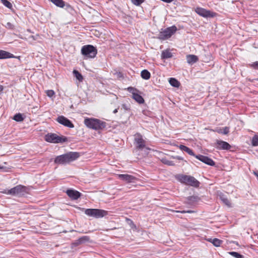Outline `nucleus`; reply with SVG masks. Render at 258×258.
<instances>
[{
    "label": "nucleus",
    "mask_w": 258,
    "mask_h": 258,
    "mask_svg": "<svg viewBox=\"0 0 258 258\" xmlns=\"http://www.w3.org/2000/svg\"><path fill=\"white\" fill-rule=\"evenodd\" d=\"M79 157V154L77 152H69L57 156L54 160V162L59 164H66L76 160Z\"/></svg>",
    "instance_id": "obj_1"
},
{
    "label": "nucleus",
    "mask_w": 258,
    "mask_h": 258,
    "mask_svg": "<svg viewBox=\"0 0 258 258\" xmlns=\"http://www.w3.org/2000/svg\"><path fill=\"white\" fill-rule=\"evenodd\" d=\"M176 178L178 181L186 185L196 187L199 186V181L193 176L183 174H179L176 176Z\"/></svg>",
    "instance_id": "obj_2"
},
{
    "label": "nucleus",
    "mask_w": 258,
    "mask_h": 258,
    "mask_svg": "<svg viewBox=\"0 0 258 258\" xmlns=\"http://www.w3.org/2000/svg\"><path fill=\"white\" fill-rule=\"evenodd\" d=\"M84 123L87 127L95 130L106 127V123L98 119L87 118L85 119Z\"/></svg>",
    "instance_id": "obj_3"
},
{
    "label": "nucleus",
    "mask_w": 258,
    "mask_h": 258,
    "mask_svg": "<svg viewBox=\"0 0 258 258\" xmlns=\"http://www.w3.org/2000/svg\"><path fill=\"white\" fill-rule=\"evenodd\" d=\"M2 192L14 196H20L27 192V187L22 185H18L10 189L4 190Z\"/></svg>",
    "instance_id": "obj_4"
},
{
    "label": "nucleus",
    "mask_w": 258,
    "mask_h": 258,
    "mask_svg": "<svg viewBox=\"0 0 258 258\" xmlns=\"http://www.w3.org/2000/svg\"><path fill=\"white\" fill-rule=\"evenodd\" d=\"M81 52L86 58H94L97 54V49L91 45H85L81 49Z\"/></svg>",
    "instance_id": "obj_5"
},
{
    "label": "nucleus",
    "mask_w": 258,
    "mask_h": 258,
    "mask_svg": "<svg viewBox=\"0 0 258 258\" xmlns=\"http://www.w3.org/2000/svg\"><path fill=\"white\" fill-rule=\"evenodd\" d=\"M177 28L175 26L167 28L165 30L160 31L158 36V38L164 40L169 39L176 31Z\"/></svg>",
    "instance_id": "obj_6"
},
{
    "label": "nucleus",
    "mask_w": 258,
    "mask_h": 258,
    "mask_svg": "<svg viewBox=\"0 0 258 258\" xmlns=\"http://www.w3.org/2000/svg\"><path fill=\"white\" fill-rule=\"evenodd\" d=\"M85 213L89 216L100 218L106 216L107 214V212L101 209H87L85 210Z\"/></svg>",
    "instance_id": "obj_7"
},
{
    "label": "nucleus",
    "mask_w": 258,
    "mask_h": 258,
    "mask_svg": "<svg viewBox=\"0 0 258 258\" xmlns=\"http://www.w3.org/2000/svg\"><path fill=\"white\" fill-rule=\"evenodd\" d=\"M46 141L53 143H63L67 141V138L63 136H58L55 134H48L45 137Z\"/></svg>",
    "instance_id": "obj_8"
},
{
    "label": "nucleus",
    "mask_w": 258,
    "mask_h": 258,
    "mask_svg": "<svg viewBox=\"0 0 258 258\" xmlns=\"http://www.w3.org/2000/svg\"><path fill=\"white\" fill-rule=\"evenodd\" d=\"M195 12L200 16L205 18L214 17L216 15L215 13L202 8H197Z\"/></svg>",
    "instance_id": "obj_9"
},
{
    "label": "nucleus",
    "mask_w": 258,
    "mask_h": 258,
    "mask_svg": "<svg viewBox=\"0 0 258 258\" xmlns=\"http://www.w3.org/2000/svg\"><path fill=\"white\" fill-rule=\"evenodd\" d=\"M128 90L132 94V97L138 103L142 104L144 102V99L143 98L138 94V91L133 87L128 88Z\"/></svg>",
    "instance_id": "obj_10"
},
{
    "label": "nucleus",
    "mask_w": 258,
    "mask_h": 258,
    "mask_svg": "<svg viewBox=\"0 0 258 258\" xmlns=\"http://www.w3.org/2000/svg\"><path fill=\"white\" fill-rule=\"evenodd\" d=\"M118 178L121 180L126 182V183H136V180H137V178L130 174H120L118 175Z\"/></svg>",
    "instance_id": "obj_11"
},
{
    "label": "nucleus",
    "mask_w": 258,
    "mask_h": 258,
    "mask_svg": "<svg viewBox=\"0 0 258 258\" xmlns=\"http://www.w3.org/2000/svg\"><path fill=\"white\" fill-rule=\"evenodd\" d=\"M135 144L139 149H143L145 147V142L140 134H137L135 136Z\"/></svg>",
    "instance_id": "obj_12"
},
{
    "label": "nucleus",
    "mask_w": 258,
    "mask_h": 258,
    "mask_svg": "<svg viewBox=\"0 0 258 258\" xmlns=\"http://www.w3.org/2000/svg\"><path fill=\"white\" fill-rule=\"evenodd\" d=\"M56 120L58 123L63 125L64 126H67V127H69L70 128H73L74 127V125L72 123V122L63 116H58Z\"/></svg>",
    "instance_id": "obj_13"
},
{
    "label": "nucleus",
    "mask_w": 258,
    "mask_h": 258,
    "mask_svg": "<svg viewBox=\"0 0 258 258\" xmlns=\"http://www.w3.org/2000/svg\"><path fill=\"white\" fill-rule=\"evenodd\" d=\"M90 240V238L88 236H83L78 239L75 240L71 244L72 248H74V247L77 246L80 244H82L85 243L87 242H89Z\"/></svg>",
    "instance_id": "obj_14"
},
{
    "label": "nucleus",
    "mask_w": 258,
    "mask_h": 258,
    "mask_svg": "<svg viewBox=\"0 0 258 258\" xmlns=\"http://www.w3.org/2000/svg\"><path fill=\"white\" fill-rule=\"evenodd\" d=\"M195 157L200 160L201 161L203 162V163H205V164H207V165H210V166H214L215 165L214 161L212 160L211 158L205 156L204 155H199L195 156Z\"/></svg>",
    "instance_id": "obj_15"
},
{
    "label": "nucleus",
    "mask_w": 258,
    "mask_h": 258,
    "mask_svg": "<svg viewBox=\"0 0 258 258\" xmlns=\"http://www.w3.org/2000/svg\"><path fill=\"white\" fill-rule=\"evenodd\" d=\"M216 147L218 149L228 150L230 148L231 146L225 141L217 140Z\"/></svg>",
    "instance_id": "obj_16"
},
{
    "label": "nucleus",
    "mask_w": 258,
    "mask_h": 258,
    "mask_svg": "<svg viewBox=\"0 0 258 258\" xmlns=\"http://www.w3.org/2000/svg\"><path fill=\"white\" fill-rule=\"evenodd\" d=\"M67 194L69 197L73 200L78 199L81 196V194L79 191L72 189L68 190Z\"/></svg>",
    "instance_id": "obj_17"
},
{
    "label": "nucleus",
    "mask_w": 258,
    "mask_h": 258,
    "mask_svg": "<svg viewBox=\"0 0 258 258\" xmlns=\"http://www.w3.org/2000/svg\"><path fill=\"white\" fill-rule=\"evenodd\" d=\"M13 57L14 56L13 54L3 50H0V59Z\"/></svg>",
    "instance_id": "obj_18"
},
{
    "label": "nucleus",
    "mask_w": 258,
    "mask_h": 258,
    "mask_svg": "<svg viewBox=\"0 0 258 258\" xmlns=\"http://www.w3.org/2000/svg\"><path fill=\"white\" fill-rule=\"evenodd\" d=\"M187 62L189 64H192L198 60L197 56L193 54H189L186 56Z\"/></svg>",
    "instance_id": "obj_19"
},
{
    "label": "nucleus",
    "mask_w": 258,
    "mask_h": 258,
    "mask_svg": "<svg viewBox=\"0 0 258 258\" xmlns=\"http://www.w3.org/2000/svg\"><path fill=\"white\" fill-rule=\"evenodd\" d=\"M179 148L181 151L186 152L187 153H188L190 155H192V156H195V157L196 156L195 155V154L194 153L193 151L190 149H189V148H188L187 147H186L185 146H184V145H180L179 146Z\"/></svg>",
    "instance_id": "obj_20"
},
{
    "label": "nucleus",
    "mask_w": 258,
    "mask_h": 258,
    "mask_svg": "<svg viewBox=\"0 0 258 258\" xmlns=\"http://www.w3.org/2000/svg\"><path fill=\"white\" fill-rule=\"evenodd\" d=\"M172 57V53L168 49L163 50L162 52L161 57L162 59H167Z\"/></svg>",
    "instance_id": "obj_21"
},
{
    "label": "nucleus",
    "mask_w": 258,
    "mask_h": 258,
    "mask_svg": "<svg viewBox=\"0 0 258 258\" xmlns=\"http://www.w3.org/2000/svg\"><path fill=\"white\" fill-rule=\"evenodd\" d=\"M220 200L223 202L224 204H225L228 207H231V204L230 202L227 199V198L224 195H219Z\"/></svg>",
    "instance_id": "obj_22"
},
{
    "label": "nucleus",
    "mask_w": 258,
    "mask_h": 258,
    "mask_svg": "<svg viewBox=\"0 0 258 258\" xmlns=\"http://www.w3.org/2000/svg\"><path fill=\"white\" fill-rule=\"evenodd\" d=\"M214 131L219 134L227 135L229 132V128L228 127H225L223 128H217Z\"/></svg>",
    "instance_id": "obj_23"
},
{
    "label": "nucleus",
    "mask_w": 258,
    "mask_h": 258,
    "mask_svg": "<svg viewBox=\"0 0 258 258\" xmlns=\"http://www.w3.org/2000/svg\"><path fill=\"white\" fill-rule=\"evenodd\" d=\"M56 6L63 8L65 6L64 2L62 0H50Z\"/></svg>",
    "instance_id": "obj_24"
},
{
    "label": "nucleus",
    "mask_w": 258,
    "mask_h": 258,
    "mask_svg": "<svg viewBox=\"0 0 258 258\" xmlns=\"http://www.w3.org/2000/svg\"><path fill=\"white\" fill-rule=\"evenodd\" d=\"M208 241L211 242L213 244V245L215 246H219L221 243L222 242V241L218 239V238H210L208 240Z\"/></svg>",
    "instance_id": "obj_25"
},
{
    "label": "nucleus",
    "mask_w": 258,
    "mask_h": 258,
    "mask_svg": "<svg viewBox=\"0 0 258 258\" xmlns=\"http://www.w3.org/2000/svg\"><path fill=\"white\" fill-rule=\"evenodd\" d=\"M141 77L143 79L145 80H148L150 78L151 74L150 72L146 70H144L141 72Z\"/></svg>",
    "instance_id": "obj_26"
},
{
    "label": "nucleus",
    "mask_w": 258,
    "mask_h": 258,
    "mask_svg": "<svg viewBox=\"0 0 258 258\" xmlns=\"http://www.w3.org/2000/svg\"><path fill=\"white\" fill-rule=\"evenodd\" d=\"M170 84L175 87H178L180 85V83L174 78H170L169 80Z\"/></svg>",
    "instance_id": "obj_27"
},
{
    "label": "nucleus",
    "mask_w": 258,
    "mask_h": 258,
    "mask_svg": "<svg viewBox=\"0 0 258 258\" xmlns=\"http://www.w3.org/2000/svg\"><path fill=\"white\" fill-rule=\"evenodd\" d=\"M73 74L77 80L81 82L82 81L83 79V76L78 71L74 70Z\"/></svg>",
    "instance_id": "obj_28"
},
{
    "label": "nucleus",
    "mask_w": 258,
    "mask_h": 258,
    "mask_svg": "<svg viewBox=\"0 0 258 258\" xmlns=\"http://www.w3.org/2000/svg\"><path fill=\"white\" fill-rule=\"evenodd\" d=\"M2 4L7 8L12 9L13 8L12 4L7 0H1Z\"/></svg>",
    "instance_id": "obj_29"
},
{
    "label": "nucleus",
    "mask_w": 258,
    "mask_h": 258,
    "mask_svg": "<svg viewBox=\"0 0 258 258\" xmlns=\"http://www.w3.org/2000/svg\"><path fill=\"white\" fill-rule=\"evenodd\" d=\"M13 119L17 121H22L24 119L22 114L20 113H18L14 115Z\"/></svg>",
    "instance_id": "obj_30"
},
{
    "label": "nucleus",
    "mask_w": 258,
    "mask_h": 258,
    "mask_svg": "<svg viewBox=\"0 0 258 258\" xmlns=\"http://www.w3.org/2000/svg\"><path fill=\"white\" fill-rule=\"evenodd\" d=\"M162 162L164 164L168 165H169V166H173V165H174V163H173V161H169V160H168V159H167L166 158H163L162 159Z\"/></svg>",
    "instance_id": "obj_31"
},
{
    "label": "nucleus",
    "mask_w": 258,
    "mask_h": 258,
    "mask_svg": "<svg viewBox=\"0 0 258 258\" xmlns=\"http://www.w3.org/2000/svg\"><path fill=\"white\" fill-rule=\"evenodd\" d=\"M229 254L236 257V258H243V255H241L239 253L235 251H231L229 252Z\"/></svg>",
    "instance_id": "obj_32"
},
{
    "label": "nucleus",
    "mask_w": 258,
    "mask_h": 258,
    "mask_svg": "<svg viewBox=\"0 0 258 258\" xmlns=\"http://www.w3.org/2000/svg\"><path fill=\"white\" fill-rule=\"evenodd\" d=\"M252 144L253 146H258V135H255L252 140Z\"/></svg>",
    "instance_id": "obj_33"
},
{
    "label": "nucleus",
    "mask_w": 258,
    "mask_h": 258,
    "mask_svg": "<svg viewBox=\"0 0 258 258\" xmlns=\"http://www.w3.org/2000/svg\"><path fill=\"white\" fill-rule=\"evenodd\" d=\"M145 0H131L132 3L136 6H139L144 2Z\"/></svg>",
    "instance_id": "obj_34"
},
{
    "label": "nucleus",
    "mask_w": 258,
    "mask_h": 258,
    "mask_svg": "<svg viewBox=\"0 0 258 258\" xmlns=\"http://www.w3.org/2000/svg\"><path fill=\"white\" fill-rule=\"evenodd\" d=\"M46 94L48 96L51 97L54 94V92L53 90H50L46 91Z\"/></svg>",
    "instance_id": "obj_35"
},
{
    "label": "nucleus",
    "mask_w": 258,
    "mask_h": 258,
    "mask_svg": "<svg viewBox=\"0 0 258 258\" xmlns=\"http://www.w3.org/2000/svg\"><path fill=\"white\" fill-rule=\"evenodd\" d=\"M6 27L10 29H13L14 25L10 22H8L6 25Z\"/></svg>",
    "instance_id": "obj_36"
},
{
    "label": "nucleus",
    "mask_w": 258,
    "mask_h": 258,
    "mask_svg": "<svg viewBox=\"0 0 258 258\" xmlns=\"http://www.w3.org/2000/svg\"><path fill=\"white\" fill-rule=\"evenodd\" d=\"M121 109H123L124 110H128L130 109V107L127 105L123 104L121 105Z\"/></svg>",
    "instance_id": "obj_37"
},
{
    "label": "nucleus",
    "mask_w": 258,
    "mask_h": 258,
    "mask_svg": "<svg viewBox=\"0 0 258 258\" xmlns=\"http://www.w3.org/2000/svg\"><path fill=\"white\" fill-rule=\"evenodd\" d=\"M175 212H177V213H191L193 212L192 211H190V210H189V211H176Z\"/></svg>",
    "instance_id": "obj_38"
},
{
    "label": "nucleus",
    "mask_w": 258,
    "mask_h": 258,
    "mask_svg": "<svg viewBox=\"0 0 258 258\" xmlns=\"http://www.w3.org/2000/svg\"><path fill=\"white\" fill-rule=\"evenodd\" d=\"M253 67L255 68V69H258V61H256L255 62H254L253 64Z\"/></svg>",
    "instance_id": "obj_39"
},
{
    "label": "nucleus",
    "mask_w": 258,
    "mask_h": 258,
    "mask_svg": "<svg viewBox=\"0 0 258 258\" xmlns=\"http://www.w3.org/2000/svg\"><path fill=\"white\" fill-rule=\"evenodd\" d=\"M117 111H118V108H116V109H115L113 110V112L114 113H117Z\"/></svg>",
    "instance_id": "obj_40"
},
{
    "label": "nucleus",
    "mask_w": 258,
    "mask_h": 258,
    "mask_svg": "<svg viewBox=\"0 0 258 258\" xmlns=\"http://www.w3.org/2000/svg\"><path fill=\"white\" fill-rule=\"evenodd\" d=\"M253 173L258 178V172H254Z\"/></svg>",
    "instance_id": "obj_41"
},
{
    "label": "nucleus",
    "mask_w": 258,
    "mask_h": 258,
    "mask_svg": "<svg viewBox=\"0 0 258 258\" xmlns=\"http://www.w3.org/2000/svg\"><path fill=\"white\" fill-rule=\"evenodd\" d=\"M3 90V87L0 85V92L2 91Z\"/></svg>",
    "instance_id": "obj_42"
},
{
    "label": "nucleus",
    "mask_w": 258,
    "mask_h": 258,
    "mask_svg": "<svg viewBox=\"0 0 258 258\" xmlns=\"http://www.w3.org/2000/svg\"><path fill=\"white\" fill-rule=\"evenodd\" d=\"M3 168L4 167L0 165V169H3Z\"/></svg>",
    "instance_id": "obj_43"
},
{
    "label": "nucleus",
    "mask_w": 258,
    "mask_h": 258,
    "mask_svg": "<svg viewBox=\"0 0 258 258\" xmlns=\"http://www.w3.org/2000/svg\"><path fill=\"white\" fill-rule=\"evenodd\" d=\"M177 159H179V160H181L182 159V158L181 157H178Z\"/></svg>",
    "instance_id": "obj_44"
}]
</instances>
